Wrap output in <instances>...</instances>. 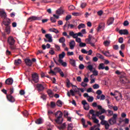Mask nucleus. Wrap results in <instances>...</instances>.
<instances>
[{
    "label": "nucleus",
    "instance_id": "1a4fd4ad",
    "mask_svg": "<svg viewBox=\"0 0 130 130\" xmlns=\"http://www.w3.org/2000/svg\"><path fill=\"white\" fill-rule=\"evenodd\" d=\"M81 103L82 105H83V107L85 110H89V109L90 108V106L89 105V104L87 103V101L86 100L82 101L81 102Z\"/></svg>",
    "mask_w": 130,
    "mask_h": 130
},
{
    "label": "nucleus",
    "instance_id": "f8f14e48",
    "mask_svg": "<svg viewBox=\"0 0 130 130\" xmlns=\"http://www.w3.org/2000/svg\"><path fill=\"white\" fill-rule=\"evenodd\" d=\"M7 99H8V101H9V102H11L12 103L16 101V99H15V98H14L12 94L7 95Z\"/></svg>",
    "mask_w": 130,
    "mask_h": 130
},
{
    "label": "nucleus",
    "instance_id": "aec40b11",
    "mask_svg": "<svg viewBox=\"0 0 130 130\" xmlns=\"http://www.w3.org/2000/svg\"><path fill=\"white\" fill-rule=\"evenodd\" d=\"M113 22H114V18L111 17L107 21V25L109 26L110 25H112L113 24Z\"/></svg>",
    "mask_w": 130,
    "mask_h": 130
},
{
    "label": "nucleus",
    "instance_id": "5701e85b",
    "mask_svg": "<svg viewBox=\"0 0 130 130\" xmlns=\"http://www.w3.org/2000/svg\"><path fill=\"white\" fill-rule=\"evenodd\" d=\"M66 127H67V125L66 124V123H63V124H62L60 125V126H57V128H58V129L59 130L64 129V128H66Z\"/></svg>",
    "mask_w": 130,
    "mask_h": 130
},
{
    "label": "nucleus",
    "instance_id": "f257e3e1",
    "mask_svg": "<svg viewBox=\"0 0 130 130\" xmlns=\"http://www.w3.org/2000/svg\"><path fill=\"white\" fill-rule=\"evenodd\" d=\"M3 24L6 26L5 30L7 33L10 34V32H11V26H10V25H11V19L8 18H4Z\"/></svg>",
    "mask_w": 130,
    "mask_h": 130
},
{
    "label": "nucleus",
    "instance_id": "bb28decb",
    "mask_svg": "<svg viewBox=\"0 0 130 130\" xmlns=\"http://www.w3.org/2000/svg\"><path fill=\"white\" fill-rule=\"evenodd\" d=\"M101 52L104 55H105V56H107L109 57H110V56H112V55H110V53H109V51L104 52V51H102Z\"/></svg>",
    "mask_w": 130,
    "mask_h": 130
},
{
    "label": "nucleus",
    "instance_id": "a18cd8bd",
    "mask_svg": "<svg viewBox=\"0 0 130 130\" xmlns=\"http://www.w3.org/2000/svg\"><path fill=\"white\" fill-rule=\"evenodd\" d=\"M104 125L105 129H109V127L110 126V125H109L108 122H107V123Z\"/></svg>",
    "mask_w": 130,
    "mask_h": 130
},
{
    "label": "nucleus",
    "instance_id": "de8ad7c7",
    "mask_svg": "<svg viewBox=\"0 0 130 130\" xmlns=\"http://www.w3.org/2000/svg\"><path fill=\"white\" fill-rule=\"evenodd\" d=\"M53 0H42V2L45 4H48L49 3H52Z\"/></svg>",
    "mask_w": 130,
    "mask_h": 130
},
{
    "label": "nucleus",
    "instance_id": "13d9d810",
    "mask_svg": "<svg viewBox=\"0 0 130 130\" xmlns=\"http://www.w3.org/2000/svg\"><path fill=\"white\" fill-rule=\"evenodd\" d=\"M79 88L77 87V86H76V87H75V88H73V91L75 92V93H79Z\"/></svg>",
    "mask_w": 130,
    "mask_h": 130
},
{
    "label": "nucleus",
    "instance_id": "603ef678",
    "mask_svg": "<svg viewBox=\"0 0 130 130\" xmlns=\"http://www.w3.org/2000/svg\"><path fill=\"white\" fill-rule=\"evenodd\" d=\"M51 49L49 52V53L50 54H51V55H53L54 54H55V52H54V51H53V48H51Z\"/></svg>",
    "mask_w": 130,
    "mask_h": 130
},
{
    "label": "nucleus",
    "instance_id": "4be33fe9",
    "mask_svg": "<svg viewBox=\"0 0 130 130\" xmlns=\"http://www.w3.org/2000/svg\"><path fill=\"white\" fill-rule=\"evenodd\" d=\"M64 12V10L61 9V8H60L57 10H56V14H57V15H61L63 14Z\"/></svg>",
    "mask_w": 130,
    "mask_h": 130
},
{
    "label": "nucleus",
    "instance_id": "cd10ccee",
    "mask_svg": "<svg viewBox=\"0 0 130 130\" xmlns=\"http://www.w3.org/2000/svg\"><path fill=\"white\" fill-rule=\"evenodd\" d=\"M50 32H53L54 33H55L56 34H57L58 33H59V31L57 30L56 28H50L49 29Z\"/></svg>",
    "mask_w": 130,
    "mask_h": 130
},
{
    "label": "nucleus",
    "instance_id": "f704fd0d",
    "mask_svg": "<svg viewBox=\"0 0 130 130\" xmlns=\"http://www.w3.org/2000/svg\"><path fill=\"white\" fill-rule=\"evenodd\" d=\"M105 67L104 63H101L99 64L98 69L99 70H104Z\"/></svg>",
    "mask_w": 130,
    "mask_h": 130
},
{
    "label": "nucleus",
    "instance_id": "2eb2a0df",
    "mask_svg": "<svg viewBox=\"0 0 130 130\" xmlns=\"http://www.w3.org/2000/svg\"><path fill=\"white\" fill-rule=\"evenodd\" d=\"M24 62L25 63V64L27 66V67H31L32 66V61L30 59H25Z\"/></svg>",
    "mask_w": 130,
    "mask_h": 130
},
{
    "label": "nucleus",
    "instance_id": "72a5a7b5",
    "mask_svg": "<svg viewBox=\"0 0 130 130\" xmlns=\"http://www.w3.org/2000/svg\"><path fill=\"white\" fill-rule=\"evenodd\" d=\"M108 107L109 108H113L114 111H117V110H118V108H117V106H113L109 105Z\"/></svg>",
    "mask_w": 130,
    "mask_h": 130
},
{
    "label": "nucleus",
    "instance_id": "6e6552de",
    "mask_svg": "<svg viewBox=\"0 0 130 130\" xmlns=\"http://www.w3.org/2000/svg\"><path fill=\"white\" fill-rule=\"evenodd\" d=\"M36 87L38 92H43L45 89L44 86L40 83L37 84Z\"/></svg>",
    "mask_w": 130,
    "mask_h": 130
},
{
    "label": "nucleus",
    "instance_id": "052dcab7",
    "mask_svg": "<svg viewBox=\"0 0 130 130\" xmlns=\"http://www.w3.org/2000/svg\"><path fill=\"white\" fill-rule=\"evenodd\" d=\"M10 49H11L12 50H15V49H16V46L14 45H10Z\"/></svg>",
    "mask_w": 130,
    "mask_h": 130
},
{
    "label": "nucleus",
    "instance_id": "c85d7f7f",
    "mask_svg": "<svg viewBox=\"0 0 130 130\" xmlns=\"http://www.w3.org/2000/svg\"><path fill=\"white\" fill-rule=\"evenodd\" d=\"M77 24H68V29L70 28V29H74V28H76L77 26Z\"/></svg>",
    "mask_w": 130,
    "mask_h": 130
},
{
    "label": "nucleus",
    "instance_id": "e433bc0d",
    "mask_svg": "<svg viewBox=\"0 0 130 130\" xmlns=\"http://www.w3.org/2000/svg\"><path fill=\"white\" fill-rule=\"evenodd\" d=\"M59 42L60 43H64L66 42V38L64 37H61L59 39Z\"/></svg>",
    "mask_w": 130,
    "mask_h": 130
},
{
    "label": "nucleus",
    "instance_id": "4d7b16f0",
    "mask_svg": "<svg viewBox=\"0 0 130 130\" xmlns=\"http://www.w3.org/2000/svg\"><path fill=\"white\" fill-rule=\"evenodd\" d=\"M70 19H72V15H68L66 16L65 20L66 21H69V20H70Z\"/></svg>",
    "mask_w": 130,
    "mask_h": 130
},
{
    "label": "nucleus",
    "instance_id": "a211bd4d",
    "mask_svg": "<svg viewBox=\"0 0 130 130\" xmlns=\"http://www.w3.org/2000/svg\"><path fill=\"white\" fill-rule=\"evenodd\" d=\"M69 35L70 36H72V37H73V38H74L75 39H76V38H78V34H75V32H74V31H70L69 32Z\"/></svg>",
    "mask_w": 130,
    "mask_h": 130
},
{
    "label": "nucleus",
    "instance_id": "dca6fc26",
    "mask_svg": "<svg viewBox=\"0 0 130 130\" xmlns=\"http://www.w3.org/2000/svg\"><path fill=\"white\" fill-rule=\"evenodd\" d=\"M69 46L70 47V49H74L75 48V46H76V42L74 40H72L69 43Z\"/></svg>",
    "mask_w": 130,
    "mask_h": 130
},
{
    "label": "nucleus",
    "instance_id": "6ab92c4d",
    "mask_svg": "<svg viewBox=\"0 0 130 130\" xmlns=\"http://www.w3.org/2000/svg\"><path fill=\"white\" fill-rule=\"evenodd\" d=\"M47 93L49 95V97L52 98L53 97V91L51 89H49L47 90Z\"/></svg>",
    "mask_w": 130,
    "mask_h": 130
},
{
    "label": "nucleus",
    "instance_id": "c756f323",
    "mask_svg": "<svg viewBox=\"0 0 130 130\" xmlns=\"http://www.w3.org/2000/svg\"><path fill=\"white\" fill-rule=\"evenodd\" d=\"M81 122L82 123V125L83 126V127H88V125H86V121L85 120V119H84V118H82L81 119Z\"/></svg>",
    "mask_w": 130,
    "mask_h": 130
},
{
    "label": "nucleus",
    "instance_id": "bf43d9fd",
    "mask_svg": "<svg viewBox=\"0 0 130 130\" xmlns=\"http://www.w3.org/2000/svg\"><path fill=\"white\" fill-rule=\"evenodd\" d=\"M79 69L80 70H84V69H85V66H84L83 64H80L79 66Z\"/></svg>",
    "mask_w": 130,
    "mask_h": 130
},
{
    "label": "nucleus",
    "instance_id": "a19ab883",
    "mask_svg": "<svg viewBox=\"0 0 130 130\" xmlns=\"http://www.w3.org/2000/svg\"><path fill=\"white\" fill-rule=\"evenodd\" d=\"M109 44H110V41H105L104 42V45L105 46H109Z\"/></svg>",
    "mask_w": 130,
    "mask_h": 130
},
{
    "label": "nucleus",
    "instance_id": "69168bd1",
    "mask_svg": "<svg viewBox=\"0 0 130 130\" xmlns=\"http://www.w3.org/2000/svg\"><path fill=\"white\" fill-rule=\"evenodd\" d=\"M62 35L63 36H67V38H70V36L68 35V33L66 31L63 32Z\"/></svg>",
    "mask_w": 130,
    "mask_h": 130
},
{
    "label": "nucleus",
    "instance_id": "c9c22d12",
    "mask_svg": "<svg viewBox=\"0 0 130 130\" xmlns=\"http://www.w3.org/2000/svg\"><path fill=\"white\" fill-rule=\"evenodd\" d=\"M93 75H90V78H92L93 76H98V71L96 70H94L92 71Z\"/></svg>",
    "mask_w": 130,
    "mask_h": 130
},
{
    "label": "nucleus",
    "instance_id": "774afa93",
    "mask_svg": "<svg viewBox=\"0 0 130 130\" xmlns=\"http://www.w3.org/2000/svg\"><path fill=\"white\" fill-rule=\"evenodd\" d=\"M99 85L97 84H95L93 85V89H99Z\"/></svg>",
    "mask_w": 130,
    "mask_h": 130
},
{
    "label": "nucleus",
    "instance_id": "680f3d73",
    "mask_svg": "<svg viewBox=\"0 0 130 130\" xmlns=\"http://www.w3.org/2000/svg\"><path fill=\"white\" fill-rule=\"evenodd\" d=\"M56 105H55V103L54 102H51V108H54Z\"/></svg>",
    "mask_w": 130,
    "mask_h": 130
},
{
    "label": "nucleus",
    "instance_id": "e2e57ef3",
    "mask_svg": "<svg viewBox=\"0 0 130 130\" xmlns=\"http://www.w3.org/2000/svg\"><path fill=\"white\" fill-rule=\"evenodd\" d=\"M76 42H78V43L80 44L82 42V40L80 38H76Z\"/></svg>",
    "mask_w": 130,
    "mask_h": 130
},
{
    "label": "nucleus",
    "instance_id": "393cba45",
    "mask_svg": "<svg viewBox=\"0 0 130 130\" xmlns=\"http://www.w3.org/2000/svg\"><path fill=\"white\" fill-rule=\"evenodd\" d=\"M69 62L70 63V64H71V66H72V67H76V60H75V59H70Z\"/></svg>",
    "mask_w": 130,
    "mask_h": 130
},
{
    "label": "nucleus",
    "instance_id": "8fccbe9b",
    "mask_svg": "<svg viewBox=\"0 0 130 130\" xmlns=\"http://www.w3.org/2000/svg\"><path fill=\"white\" fill-rule=\"evenodd\" d=\"M75 9H76V8L75 7V6H74L73 5H71L69 7V11H73V10H75Z\"/></svg>",
    "mask_w": 130,
    "mask_h": 130
},
{
    "label": "nucleus",
    "instance_id": "5fc2aeb1",
    "mask_svg": "<svg viewBox=\"0 0 130 130\" xmlns=\"http://www.w3.org/2000/svg\"><path fill=\"white\" fill-rule=\"evenodd\" d=\"M81 86L82 87H83L84 88L87 87L88 86V84L87 83L84 82V81L81 83Z\"/></svg>",
    "mask_w": 130,
    "mask_h": 130
},
{
    "label": "nucleus",
    "instance_id": "a878e982",
    "mask_svg": "<svg viewBox=\"0 0 130 130\" xmlns=\"http://www.w3.org/2000/svg\"><path fill=\"white\" fill-rule=\"evenodd\" d=\"M22 63V60L20 59H17L14 60V64L15 66H19Z\"/></svg>",
    "mask_w": 130,
    "mask_h": 130
},
{
    "label": "nucleus",
    "instance_id": "ea45409f",
    "mask_svg": "<svg viewBox=\"0 0 130 130\" xmlns=\"http://www.w3.org/2000/svg\"><path fill=\"white\" fill-rule=\"evenodd\" d=\"M87 69H88V70L89 71H90V72H92L93 71V66L89 64L87 67Z\"/></svg>",
    "mask_w": 130,
    "mask_h": 130
},
{
    "label": "nucleus",
    "instance_id": "0e129e2a",
    "mask_svg": "<svg viewBox=\"0 0 130 130\" xmlns=\"http://www.w3.org/2000/svg\"><path fill=\"white\" fill-rule=\"evenodd\" d=\"M86 6H87V4L86 3H82L81 5V8L82 9H84L86 7Z\"/></svg>",
    "mask_w": 130,
    "mask_h": 130
},
{
    "label": "nucleus",
    "instance_id": "473e14b6",
    "mask_svg": "<svg viewBox=\"0 0 130 130\" xmlns=\"http://www.w3.org/2000/svg\"><path fill=\"white\" fill-rule=\"evenodd\" d=\"M102 30H103V24H100L98 27V32H100Z\"/></svg>",
    "mask_w": 130,
    "mask_h": 130
},
{
    "label": "nucleus",
    "instance_id": "3c124183",
    "mask_svg": "<svg viewBox=\"0 0 130 130\" xmlns=\"http://www.w3.org/2000/svg\"><path fill=\"white\" fill-rule=\"evenodd\" d=\"M55 48L56 51H59V50H60V47H59L58 45L55 44Z\"/></svg>",
    "mask_w": 130,
    "mask_h": 130
},
{
    "label": "nucleus",
    "instance_id": "58836bf2",
    "mask_svg": "<svg viewBox=\"0 0 130 130\" xmlns=\"http://www.w3.org/2000/svg\"><path fill=\"white\" fill-rule=\"evenodd\" d=\"M85 27H86V25L84 23H81L78 26V29H81L82 28H85Z\"/></svg>",
    "mask_w": 130,
    "mask_h": 130
},
{
    "label": "nucleus",
    "instance_id": "9b49d317",
    "mask_svg": "<svg viewBox=\"0 0 130 130\" xmlns=\"http://www.w3.org/2000/svg\"><path fill=\"white\" fill-rule=\"evenodd\" d=\"M45 37L47 39H48V40L47 41V40L44 39L45 42H52V36L50 34H46Z\"/></svg>",
    "mask_w": 130,
    "mask_h": 130
},
{
    "label": "nucleus",
    "instance_id": "f03ea898",
    "mask_svg": "<svg viewBox=\"0 0 130 130\" xmlns=\"http://www.w3.org/2000/svg\"><path fill=\"white\" fill-rule=\"evenodd\" d=\"M64 56H66V53L63 51L61 54H59V59L58 60V61L59 63H60V64L62 67H64V68H66V67H68V63H67L66 62H64L63 60H62Z\"/></svg>",
    "mask_w": 130,
    "mask_h": 130
},
{
    "label": "nucleus",
    "instance_id": "0eeeda50",
    "mask_svg": "<svg viewBox=\"0 0 130 130\" xmlns=\"http://www.w3.org/2000/svg\"><path fill=\"white\" fill-rule=\"evenodd\" d=\"M92 39L94 40V41H93V42L95 43L97 42V40H96L94 37H92V35H89L88 38L85 39V42H86L87 44H89V43H91V40H92Z\"/></svg>",
    "mask_w": 130,
    "mask_h": 130
},
{
    "label": "nucleus",
    "instance_id": "49530a36",
    "mask_svg": "<svg viewBox=\"0 0 130 130\" xmlns=\"http://www.w3.org/2000/svg\"><path fill=\"white\" fill-rule=\"evenodd\" d=\"M97 57H99V58H101V59H104V56L103 55L100 54V53L96 54Z\"/></svg>",
    "mask_w": 130,
    "mask_h": 130
},
{
    "label": "nucleus",
    "instance_id": "39448f33",
    "mask_svg": "<svg viewBox=\"0 0 130 130\" xmlns=\"http://www.w3.org/2000/svg\"><path fill=\"white\" fill-rule=\"evenodd\" d=\"M97 108L100 111H97L95 114H103L104 113H106V110L102 108V106L101 105H98Z\"/></svg>",
    "mask_w": 130,
    "mask_h": 130
},
{
    "label": "nucleus",
    "instance_id": "423d86ee",
    "mask_svg": "<svg viewBox=\"0 0 130 130\" xmlns=\"http://www.w3.org/2000/svg\"><path fill=\"white\" fill-rule=\"evenodd\" d=\"M42 17H38L37 16H31L30 17H29L27 20V22H32L33 21H36V20H41Z\"/></svg>",
    "mask_w": 130,
    "mask_h": 130
},
{
    "label": "nucleus",
    "instance_id": "864d4df0",
    "mask_svg": "<svg viewBox=\"0 0 130 130\" xmlns=\"http://www.w3.org/2000/svg\"><path fill=\"white\" fill-rule=\"evenodd\" d=\"M86 45L85 43H82V42L79 44L80 47H86Z\"/></svg>",
    "mask_w": 130,
    "mask_h": 130
},
{
    "label": "nucleus",
    "instance_id": "37998d69",
    "mask_svg": "<svg viewBox=\"0 0 130 130\" xmlns=\"http://www.w3.org/2000/svg\"><path fill=\"white\" fill-rule=\"evenodd\" d=\"M54 71L55 73H59L61 71V69L58 67H56L54 69Z\"/></svg>",
    "mask_w": 130,
    "mask_h": 130
},
{
    "label": "nucleus",
    "instance_id": "338daca9",
    "mask_svg": "<svg viewBox=\"0 0 130 130\" xmlns=\"http://www.w3.org/2000/svg\"><path fill=\"white\" fill-rule=\"evenodd\" d=\"M129 25V22H128V21L125 20L123 23L124 26H128Z\"/></svg>",
    "mask_w": 130,
    "mask_h": 130
},
{
    "label": "nucleus",
    "instance_id": "b1692460",
    "mask_svg": "<svg viewBox=\"0 0 130 130\" xmlns=\"http://www.w3.org/2000/svg\"><path fill=\"white\" fill-rule=\"evenodd\" d=\"M35 122L37 124H41V123H43V119L42 118H39L35 121Z\"/></svg>",
    "mask_w": 130,
    "mask_h": 130
},
{
    "label": "nucleus",
    "instance_id": "f3484780",
    "mask_svg": "<svg viewBox=\"0 0 130 130\" xmlns=\"http://www.w3.org/2000/svg\"><path fill=\"white\" fill-rule=\"evenodd\" d=\"M14 80L12 78H8L5 81V84L6 85H12Z\"/></svg>",
    "mask_w": 130,
    "mask_h": 130
},
{
    "label": "nucleus",
    "instance_id": "6e6d98bb",
    "mask_svg": "<svg viewBox=\"0 0 130 130\" xmlns=\"http://www.w3.org/2000/svg\"><path fill=\"white\" fill-rule=\"evenodd\" d=\"M50 21L52 23H56V20H55V18L54 17H50Z\"/></svg>",
    "mask_w": 130,
    "mask_h": 130
},
{
    "label": "nucleus",
    "instance_id": "ddd939ff",
    "mask_svg": "<svg viewBox=\"0 0 130 130\" xmlns=\"http://www.w3.org/2000/svg\"><path fill=\"white\" fill-rule=\"evenodd\" d=\"M15 42V39L12 37H10L8 39V42L10 45H14Z\"/></svg>",
    "mask_w": 130,
    "mask_h": 130
},
{
    "label": "nucleus",
    "instance_id": "4c0bfd02",
    "mask_svg": "<svg viewBox=\"0 0 130 130\" xmlns=\"http://www.w3.org/2000/svg\"><path fill=\"white\" fill-rule=\"evenodd\" d=\"M56 105L59 107H61V106H62V102L60 100H58L56 103Z\"/></svg>",
    "mask_w": 130,
    "mask_h": 130
},
{
    "label": "nucleus",
    "instance_id": "c03bdc74",
    "mask_svg": "<svg viewBox=\"0 0 130 130\" xmlns=\"http://www.w3.org/2000/svg\"><path fill=\"white\" fill-rule=\"evenodd\" d=\"M73 124L70 123L68 124V126L67 127L68 130H72L73 129Z\"/></svg>",
    "mask_w": 130,
    "mask_h": 130
},
{
    "label": "nucleus",
    "instance_id": "9d476101",
    "mask_svg": "<svg viewBox=\"0 0 130 130\" xmlns=\"http://www.w3.org/2000/svg\"><path fill=\"white\" fill-rule=\"evenodd\" d=\"M31 78L32 79V81H34L35 83H38V82H39V77H38V74H37V73L32 74Z\"/></svg>",
    "mask_w": 130,
    "mask_h": 130
},
{
    "label": "nucleus",
    "instance_id": "7ed1b4c3",
    "mask_svg": "<svg viewBox=\"0 0 130 130\" xmlns=\"http://www.w3.org/2000/svg\"><path fill=\"white\" fill-rule=\"evenodd\" d=\"M116 118H117V115L114 114L113 115V117L109 119V123L111 124V125H113V124H115V123H116Z\"/></svg>",
    "mask_w": 130,
    "mask_h": 130
},
{
    "label": "nucleus",
    "instance_id": "79ce46f5",
    "mask_svg": "<svg viewBox=\"0 0 130 130\" xmlns=\"http://www.w3.org/2000/svg\"><path fill=\"white\" fill-rule=\"evenodd\" d=\"M46 97H47L46 94L41 93V98H42L43 100H46Z\"/></svg>",
    "mask_w": 130,
    "mask_h": 130
},
{
    "label": "nucleus",
    "instance_id": "09e8293b",
    "mask_svg": "<svg viewBox=\"0 0 130 130\" xmlns=\"http://www.w3.org/2000/svg\"><path fill=\"white\" fill-rule=\"evenodd\" d=\"M99 114H92L91 116V119H92V120L95 119L96 117H97V116H99Z\"/></svg>",
    "mask_w": 130,
    "mask_h": 130
},
{
    "label": "nucleus",
    "instance_id": "20e7f679",
    "mask_svg": "<svg viewBox=\"0 0 130 130\" xmlns=\"http://www.w3.org/2000/svg\"><path fill=\"white\" fill-rule=\"evenodd\" d=\"M55 116L57 118V119L55 120L56 123H58V124H61V123H62V121L63 120V119L62 118V115L60 114L59 115V116H57V114H56L55 115Z\"/></svg>",
    "mask_w": 130,
    "mask_h": 130
},
{
    "label": "nucleus",
    "instance_id": "2f4dec72",
    "mask_svg": "<svg viewBox=\"0 0 130 130\" xmlns=\"http://www.w3.org/2000/svg\"><path fill=\"white\" fill-rule=\"evenodd\" d=\"M87 100L88 102H93L94 101V97L89 96L87 98Z\"/></svg>",
    "mask_w": 130,
    "mask_h": 130
},
{
    "label": "nucleus",
    "instance_id": "7c9ffc66",
    "mask_svg": "<svg viewBox=\"0 0 130 130\" xmlns=\"http://www.w3.org/2000/svg\"><path fill=\"white\" fill-rule=\"evenodd\" d=\"M71 86H72V87H77V86L74 85H73V84L71 83V82L70 81V80H68V82H67V86L68 88H70V87H71Z\"/></svg>",
    "mask_w": 130,
    "mask_h": 130
},
{
    "label": "nucleus",
    "instance_id": "412c9836",
    "mask_svg": "<svg viewBox=\"0 0 130 130\" xmlns=\"http://www.w3.org/2000/svg\"><path fill=\"white\" fill-rule=\"evenodd\" d=\"M0 15L2 16V18L4 19L7 18V13L4 10H0Z\"/></svg>",
    "mask_w": 130,
    "mask_h": 130
},
{
    "label": "nucleus",
    "instance_id": "4468645a",
    "mask_svg": "<svg viewBox=\"0 0 130 130\" xmlns=\"http://www.w3.org/2000/svg\"><path fill=\"white\" fill-rule=\"evenodd\" d=\"M119 33L120 35H127L128 34V30L127 29H121L119 30Z\"/></svg>",
    "mask_w": 130,
    "mask_h": 130
}]
</instances>
